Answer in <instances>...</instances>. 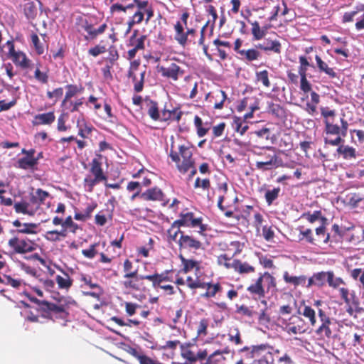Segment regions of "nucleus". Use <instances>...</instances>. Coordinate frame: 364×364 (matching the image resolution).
I'll return each mask as SVG.
<instances>
[{
    "instance_id": "obj_1",
    "label": "nucleus",
    "mask_w": 364,
    "mask_h": 364,
    "mask_svg": "<svg viewBox=\"0 0 364 364\" xmlns=\"http://www.w3.org/2000/svg\"><path fill=\"white\" fill-rule=\"evenodd\" d=\"M113 4L109 8L112 14L127 11H134L127 21V30L129 33L132 28L145 21L147 24L154 16V10L151 4L146 0H109Z\"/></svg>"
},
{
    "instance_id": "obj_2",
    "label": "nucleus",
    "mask_w": 364,
    "mask_h": 364,
    "mask_svg": "<svg viewBox=\"0 0 364 364\" xmlns=\"http://www.w3.org/2000/svg\"><path fill=\"white\" fill-rule=\"evenodd\" d=\"M321 114L323 118L324 129L326 135L324 142L331 146H338L344 141L348 129V122L345 118L341 117L336 119V111L330 109L327 107L320 108Z\"/></svg>"
},
{
    "instance_id": "obj_3",
    "label": "nucleus",
    "mask_w": 364,
    "mask_h": 364,
    "mask_svg": "<svg viewBox=\"0 0 364 364\" xmlns=\"http://www.w3.org/2000/svg\"><path fill=\"white\" fill-rule=\"evenodd\" d=\"M302 218L307 220L310 223H314L318 220H321L322 224L315 229V234L313 233L311 229L306 228L300 230V240L305 241L311 245L320 246L322 244H328L330 241V234L326 231V218L322 216L321 210H316L313 213L310 212L304 213Z\"/></svg>"
},
{
    "instance_id": "obj_4",
    "label": "nucleus",
    "mask_w": 364,
    "mask_h": 364,
    "mask_svg": "<svg viewBox=\"0 0 364 364\" xmlns=\"http://www.w3.org/2000/svg\"><path fill=\"white\" fill-rule=\"evenodd\" d=\"M264 281L267 282V290H269L271 288L276 287L277 286L276 279L270 273L265 272L263 274H259V276L255 282L249 285L247 288V291L253 299L260 300L264 298L266 291L264 286L263 285Z\"/></svg>"
},
{
    "instance_id": "obj_5",
    "label": "nucleus",
    "mask_w": 364,
    "mask_h": 364,
    "mask_svg": "<svg viewBox=\"0 0 364 364\" xmlns=\"http://www.w3.org/2000/svg\"><path fill=\"white\" fill-rule=\"evenodd\" d=\"M179 153L171 149L169 156L176 163L178 171L182 173H186L194 165L195 162L192 157L193 154L189 147L181 145L178 148Z\"/></svg>"
},
{
    "instance_id": "obj_6",
    "label": "nucleus",
    "mask_w": 364,
    "mask_h": 364,
    "mask_svg": "<svg viewBox=\"0 0 364 364\" xmlns=\"http://www.w3.org/2000/svg\"><path fill=\"white\" fill-rule=\"evenodd\" d=\"M101 159L102 156L97 155L90 164V172L94 176V178L87 176L83 181L84 186L88 192H92L96 184L105 181L107 179V176L103 171Z\"/></svg>"
},
{
    "instance_id": "obj_7",
    "label": "nucleus",
    "mask_w": 364,
    "mask_h": 364,
    "mask_svg": "<svg viewBox=\"0 0 364 364\" xmlns=\"http://www.w3.org/2000/svg\"><path fill=\"white\" fill-rule=\"evenodd\" d=\"M38 304L43 311L52 312L57 316L58 318L66 319L69 313L68 310L71 304H75L74 300H68L66 298H61L58 304H54L48 301H38Z\"/></svg>"
},
{
    "instance_id": "obj_8",
    "label": "nucleus",
    "mask_w": 364,
    "mask_h": 364,
    "mask_svg": "<svg viewBox=\"0 0 364 364\" xmlns=\"http://www.w3.org/2000/svg\"><path fill=\"white\" fill-rule=\"evenodd\" d=\"M8 246L13 254L24 255L36 251L38 248V243L27 237L14 236L8 241Z\"/></svg>"
},
{
    "instance_id": "obj_9",
    "label": "nucleus",
    "mask_w": 364,
    "mask_h": 364,
    "mask_svg": "<svg viewBox=\"0 0 364 364\" xmlns=\"http://www.w3.org/2000/svg\"><path fill=\"white\" fill-rule=\"evenodd\" d=\"M175 225L191 228H198L200 233H203L207 230V225L203 223V218L201 217H196L195 213L191 211L181 212L178 219L175 220Z\"/></svg>"
},
{
    "instance_id": "obj_10",
    "label": "nucleus",
    "mask_w": 364,
    "mask_h": 364,
    "mask_svg": "<svg viewBox=\"0 0 364 364\" xmlns=\"http://www.w3.org/2000/svg\"><path fill=\"white\" fill-rule=\"evenodd\" d=\"M76 23L81 29L87 32V35L84 37L87 41L95 39L99 35L102 34L107 28L106 23H102L95 28L91 23L82 16L77 18Z\"/></svg>"
},
{
    "instance_id": "obj_11",
    "label": "nucleus",
    "mask_w": 364,
    "mask_h": 364,
    "mask_svg": "<svg viewBox=\"0 0 364 364\" xmlns=\"http://www.w3.org/2000/svg\"><path fill=\"white\" fill-rule=\"evenodd\" d=\"M146 277H148L147 275H139L138 274V270L134 269L132 273L124 274V280L122 281V284L126 289L139 291L142 286V283L141 282L146 279Z\"/></svg>"
},
{
    "instance_id": "obj_12",
    "label": "nucleus",
    "mask_w": 364,
    "mask_h": 364,
    "mask_svg": "<svg viewBox=\"0 0 364 364\" xmlns=\"http://www.w3.org/2000/svg\"><path fill=\"white\" fill-rule=\"evenodd\" d=\"M7 45L9 46V57L13 63L23 69L29 68L31 61L26 55L22 51H16L13 41H7Z\"/></svg>"
},
{
    "instance_id": "obj_13",
    "label": "nucleus",
    "mask_w": 364,
    "mask_h": 364,
    "mask_svg": "<svg viewBox=\"0 0 364 364\" xmlns=\"http://www.w3.org/2000/svg\"><path fill=\"white\" fill-rule=\"evenodd\" d=\"M178 245L180 250H188L196 252L203 249L201 241L197 240L192 235H186L184 232H181L180 237L178 240Z\"/></svg>"
},
{
    "instance_id": "obj_14",
    "label": "nucleus",
    "mask_w": 364,
    "mask_h": 364,
    "mask_svg": "<svg viewBox=\"0 0 364 364\" xmlns=\"http://www.w3.org/2000/svg\"><path fill=\"white\" fill-rule=\"evenodd\" d=\"M284 330L288 334L296 335L304 333L307 329L304 320L299 316L293 315L286 323Z\"/></svg>"
},
{
    "instance_id": "obj_15",
    "label": "nucleus",
    "mask_w": 364,
    "mask_h": 364,
    "mask_svg": "<svg viewBox=\"0 0 364 364\" xmlns=\"http://www.w3.org/2000/svg\"><path fill=\"white\" fill-rule=\"evenodd\" d=\"M139 65L140 61L139 60L132 61L130 63V67L127 75L129 78H132V81L134 83V90L136 92H140L143 90L144 76L146 73V70H144L140 73V79H137L135 72L139 69Z\"/></svg>"
},
{
    "instance_id": "obj_16",
    "label": "nucleus",
    "mask_w": 364,
    "mask_h": 364,
    "mask_svg": "<svg viewBox=\"0 0 364 364\" xmlns=\"http://www.w3.org/2000/svg\"><path fill=\"white\" fill-rule=\"evenodd\" d=\"M141 198L147 201H159L163 206L167 205L169 203V199L166 196L162 190L156 186L149 188L142 193Z\"/></svg>"
},
{
    "instance_id": "obj_17",
    "label": "nucleus",
    "mask_w": 364,
    "mask_h": 364,
    "mask_svg": "<svg viewBox=\"0 0 364 364\" xmlns=\"http://www.w3.org/2000/svg\"><path fill=\"white\" fill-rule=\"evenodd\" d=\"M270 348L267 344L253 346L250 352L251 357L252 358H259V364H269V359L272 358Z\"/></svg>"
},
{
    "instance_id": "obj_18",
    "label": "nucleus",
    "mask_w": 364,
    "mask_h": 364,
    "mask_svg": "<svg viewBox=\"0 0 364 364\" xmlns=\"http://www.w3.org/2000/svg\"><path fill=\"white\" fill-rule=\"evenodd\" d=\"M227 98V94L222 90L210 92L205 97L206 101L213 105L215 109H222Z\"/></svg>"
},
{
    "instance_id": "obj_19",
    "label": "nucleus",
    "mask_w": 364,
    "mask_h": 364,
    "mask_svg": "<svg viewBox=\"0 0 364 364\" xmlns=\"http://www.w3.org/2000/svg\"><path fill=\"white\" fill-rule=\"evenodd\" d=\"M159 72L163 77L177 81L184 74V70L175 63H171L168 67H159Z\"/></svg>"
},
{
    "instance_id": "obj_20",
    "label": "nucleus",
    "mask_w": 364,
    "mask_h": 364,
    "mask_svg": "<svg viewBox=\"0 0 364 364\" xmlns=\"http://www.w3.org/2000/svg\"><path fill=\"white\" fill-rule=\"evenodd\" d=\"M268 160L264 161H257L255 166L257 169L265 171L277 168L282 166V160L276 154H268Z\"/></svg>"
},
{
    "instance_id": "obj_21",
    "label": "nucleus",
    "mask_w": 364,
    "mask_h": 364,
    "mask_svg": "<svg viewBox=\"0 0 364 364\" xmlns=\"http://www.w3.org/2000/svg\"><path fill=\"white\" fill-rule=\"evenodd\" d=\"M12 225L17 228L16 230H11V232H16L18 234H36V229L38 228L36 223H22L19 220H15L12 222Z\"/></svg>"
},
{
    "instance_id": "obj_22",
    "label": "nucleus",
    "mask_w": 364,
    "mask_h": 364,
    "mask_svg": "<svg viewBox=\"0 0 364 364\" xmlns=\"http://www.w3.org/2000/svg\"><path fill=\"white\" fill-rule=\"evenodd\" d=\"M256 48L265 52L272 51L277 54H280L282 52L281 43L277 40H272L270 38H266L262 43L257 44Z\"/></svg>"
},
{
    "instance_id": "obj_23",
    "label": "nucleus",
    "mask_w": 364,
    "mask_h": 364,
    "mask_svg": "<svg viewBox=\"0 0 364 364\" xmlns=\"http://www.w3.org/2000/svg\"><path fill=\"white\" fill-rule=\"evenodd\" d=\"M331 320H327L321 322V325L316 329V333L321 337H325L328 339L334 338L337 335L334 333L332 328L335 326Z\"/></svg>"
},
{
    "instance_id": "obj_24",
    "label": "nucleus",
    "mask_w": 364,
    "mask_h": 364,
    "mask_svg": "<svg viewBox=\"0 0 364 364\" xmlns=\"http://www.w3.org/2000/svg\"><path fill=\"white\" fill-rule=\"evenodd\" d=\"M174 40L182 47H186L188 42V38L185 31L183 25L181 21H177L174 25Z\"/></svg>"
},
{
    "instance_id": "obj_25",
    "label": "nucleus",
    "mask_w": 364,
    "mask_h": 364,
    "mask_svg": "<svg viewBox=\"0 0 364 364\" xmlns=\"http://www.w3.org/2000/svg\"><path fill=\"white\" fill-rule=\"evenodd\" d=\"M55 120V116L54 112H48L35 115L32 120V124L33 126L50 125Z\"/></svg>"
},
{
    "instance_id": "obj_26",
    "label": "nucleus",
    "mask_w": 364,
    "mask_h": 364,
    "mask_svg": "<svg viewBox=\"0 0 364 364\" xmlns=\"http://www.w3.org/2000/svg\"><path fill=\"white\" fill-rule=\"evenodd\" d=\"M329 272H320L313 274L308 279V284L306 285V287L309 288L312 286L323 287L326 282H328Z\"/></svg>"
},
{
    "instance_id": "obj_27",
    "label": "nucleus",
    "mask_w": 364,
    "mask_h": 364,
    "mask_svg": "<svg viewBox=\"0 0 364 364\" xmlns=\"http://www.w3.org/2000/svg\"><path fill=\"white\" fill-rule=\"evenodd\" d=\"M315 60L319 73H325L331 79L338 78V73L335 71V68L329 67L328 63L323 61L319 55H316Z\"/></svg>"
},
{
    "instance_id": "obj_28",
    "label": "nucleus",
    "mask_w": 364,
    "mask_h": 364,
    "mask_svg": "<svg viewBox=\"0 0 364 364\" xmlns=\"http://www.w3.org/2000/svg\"><path fill=\"white\" fill-rule=\"evenodd\" d=\"M178 257L182 264L181 272L186 274L193 269L196 272L200 270V262L192 259H186L182 254H179Z\"/></svg>"
},
{
    "instance_id": "obj_29",
    "label": "nucleus",
    "mask_w": 364,
    "mask_h": 364,
    "mask_svg": "<svg viewBox=\"0 0 364 364\" xmlns=\"http://www.w3.org/2000/svg\"><path fill=\"white\" fill-rule=\"evenodd\" d=\"M66 92L65 97L62 101V106L65 105L66 103L74 96L77 94H81L84 92V87L82 85L68 84L65 86Z\"/></svg>"
},
{
    "instance_id": "obj_30",
    "label": "nucleus",
    "mask_w": 364,
    "mask_h": 364,
    "mask_svg": "<svg viewBox=\"0 0 364 364\" xmlns=\"http://www.w3.org/2000/svg\"><path fill=\"white\" fill-rule=\"evenodd\" d=\"M168 273L169 271H166L161 274L155 272L153 274L147 275L148 277H146V280L151 282L152 286L156 287L164 282H172V278L168 276Z\"/></svg>"
},
{
    "instance_id": "obj_31",
    "label": "nucleus",
    "mask_w": 364,
    "mask_h": 364,
    "mask_svg": "<svg viewBox=\"0 0 364 364\" xmlns=\"http://www.w3.org/2000/svg\"><path fill=\"white\" fill-rule=\"evenodd\" d=\"M232 269L237 273L243 274H250L255 272V268L250 265L247 262H242L240 259H233V266Z\"/></svg>"
},
{
    "instance_id": "obj_32",
    "label": "nucleus",
    "mask_w": 364,
    "mask_h": 364,
    "mask_svg": "<svg viewBox=\"0 0 364 364\" xmlns=\"http://www.w3.org/2000/svg\"><path fill=\"white\" fill-rule=\"evenodd\" d=\"M23 14L29 21L34 20L38 14V8L35 2L31 1H26L23 5Z\"/></svg>"
},
{
    "instance_id": "obj_33",
    "label": "nucleus",
    "mask_w": 364,
    "mask_h": 364,
    "mask_svg": "<svg viewBox=\"0 0 364 364\" xmlns=\"http://www.w3.org/2000/svg\"><path fill=\"white\" fill-rule=\"evenodd\" d=\"M258 48H249L240 52V58L242 60L252 62L258 60L261 57V53Z\"/></svg>"
},
{
    "instance_id": "obj_34",
    "label": "nucleus",
    "mask_w": 364,
    "mask_h": 364,
    "mask_svg": "<svg viewBox=\"0 0 364 364\" xmlns=\"http://www.w3.org/2000/svg\"><path fill=\"white\" fill-rule=\"evenodd\" d=\"M38 160H39V157H36V158L22 157L18 160L17 167L19 168L23 169V170H27V169L36 170V166L38 165Z\"/></svg>"
},
{
    "instance_id": "obj_35",
    "label": "nucleus",
    "mask_w": 364,
    "mask_h": 364,
    "mask_svg": "<svg viewBox=\"0 0 364 364\" xmlns=\"http://www.w3.org/2000/svg\"><path fill=\"white\" fill-rule=\"evenodd\" d=\"M76 126L78 128V135L82 138H87L91 134L93 127L88 125L83 116L77 120Z\"/></svg>"
},
{
    "instance_id": "obj_36",
    "label": "nucleus",
    "mask_w": 364,
    "mask_h": 364,
    "mask_svg": "<svg viewBox=\"0 0 364 364\" xmlns=\"http://www.w3.org/2000/svg\"><path fill=\"white\" fill-rule=\"evenodd\" d=\"M268 112L279 120H283L287 117L286 109L279 104L269 103Z\"/></svg>"
},
{
    "instance_id": "obj_37",
    "label": "nucleus",
    "mask_w": 364,
    "mask_h": 364,
    "mask_svg": "<svg viewBox=\"0 0 364 364\" xmlns=\"http://www.w3.org/2000/svg\"><path fill=\"white\" fill-rule=\"evenodd\" d=\"M183 115V112L178 109H174L173 110L164 109L161 112V121H176L179 122Z\"/></svg>"
},
{
    "instance_id": "obj_38",
    "label": "nucleus",
    "mask_w": 364,
    "mask_h": 364,
    "mask_svg": "<svg viewBox=\"0 0 364 364\" xmlns=\"http://www.w3.org/2000/svg\"><path fill=\"white\" fill-rule=\"evenodd\" d=\"M283 278L286 283L293 284L294 287L304 286L306 281V276H291L288 272L284 273Z\"/></svg>"
},
{
    "instance_id": "obj_39",
    "label": "nucleus",
    "mask_w": 364,
    "mask_h": 364,
    "mask_svg": "<svg viewBox=\"0 0 364 364\" xmlns=\"http://www.w3.org/2000/svg\"><path fill=\"white\" fill-rule=\"evenodd\" d=\"M194 125L196 128L197 135L199 137H203L210 130L208 123H203L202 119L198 115L194 117Z\"/></svg>"
},
{
    "instance_id": "obj_40",
    "label": "nucleus",
    "mask_w": 364,
    "mask_h": 364,
    "mask_svg": "<svg viewBox=\"0 0 364 364\" xmlns=\"http://www.w3.org/2000/svg\"><path fill=\"white\" fill-rule=\"evenodd\" d=\"M49 196L50 194L48 192L43 191L41 188H38L33 193L31 194V202L33 204H37L38 206H40L44 203L46 199L49 197Z\"/></svg>"
},
{
    "instance_id": "obj_41",
    "label": "nucleus",
    "mask_w": 364,
    "mask_h": 364,
    "mask_svg": "<svg viewBox=\"0 0 364 364\" xmlns=\"http://www.w3.org/2000/svg\"><path fill=\"white\" fill-rule=\"evenodd\" d=\"M63 272V276L57 275L55 280L58 285V288L60 289H68L73 285V279L70 278L69 274L65 272L60 269Z\"/></svg>"
},
{
    "instance_id": "obj_42",
    "label": "nucleus",
    "mask_w": 364,
    "mask_h": 364,
    "mask_svg": "<svg viewBox=\"0 0 364 364\" xmlns=\"http://www.w3.org/2000/svg\"><path fill=\"white\" fill-rule=\"evenodd\" d=\"M14 208L16 213H22L28 215H34V211L29 209V203L26 201L15 203Z\"/></svg>"
},
{
    "instance_id": "obj_43",
    "label": "nucleus",
    "mask_w": 364,
    "mask_h": 364,
    "mask_svg": "<svg viewBox=\"0 0 364 364\" xmlns=\"http://www.w3.org/2000/svg\"><path fill=\"white\" fill-rule=\"evenodd\" d=\"M339 292H340L341 297L344 300V302L347 305L350 306V304H352L355 306H358L359 301H358V299H355L354 293L351 294L352 299H350L348 296H349V290L348 289L343 288V287L340 288Z\"/></svg>"
},
{
    "instance_id": "obj_44",
    "label": "nucleus",
    "mask_w": 364,
    "mask_h": 364,
    "mask_svg": "<svg viewBox=\"0 0 364 364\" xmlns=\"http://www.w3.org/2000/svg\"><path fill=\"white\" fill-rule=\"evenodd\" d=\"M250 23L252 25L251 31L253 39L256 41L262 39L266 35V30L261 28L257 21L250 22Z\"/></svg>"
},
{
    "instance_id": "obj_45",
    "label": "nucleus",
    "mask_w": 364,
    "mask_h": 364,
    "mask_svg": "<svg viewBox=\"0 0 364 364\" xmlns=\"http://www.w3.org/2000/svg\"><path fill=\"white\" fill-rule=\"evenodd\" d=\"M148 114L154 121L161 120V117L156 102L150 100L148 103Z\"/></svg>"
},
{
    "instance_id": "obj_46",
    "label": "nucleus",
    "mask_w": 364,
    "mask_h": 364,
    "mask_svg": "<svg viewBox=\"0 0 364 364\" xmlns=\"http://www.w3.org/2000/svg\"><path fill=\"white\" fill-rule=\"evenodd\" d=\"M111 320L119 326L138 327L141 324V321L138 319H127V321H124L121 318L113 316Z\"/></svg>"
},
{
    "instance_id": "obj_47",
    "label": "nucleus",
    "mask_w": 364,
    "mask_h": 364,
    "mask_svg": "<svg viewBox=\"0 0 364 364\" xmlns=\"http://www.w3.org/2000/svg\"><path fill=\"white\" fill-rule=\"evenodd\" d=\"M337 152L342 154L344 159L355 158V149L348 146H339Z\"/></svg>"
},
{
    "instance_id": "obj_48",
    "label": "nucleus",
    "mask_w": 364,
    "mask_h": 364,
    "mask_svg": "<svg viewBox=\"0 0 364 364\" xmlns=\"http://www.w3.org/2000/svg\"><path fill=\"white\" fill-rule=\"evenodd\" d=\"M301 314L306 318L309 320L311 326H314L316 323V312L315 311L309 306L304 305Z\"/></svg>"
},
{
    "instance_id": "obj_49",
    "label": "nucleus",
    "mask_w": 364,
    "mask_h": 364,
    "mask_svg": "<svg viewBox=\"0 0 364 364\" xmlns=\"http://www.w3.org/2000/svg\"><path fill=\"white\" fill-rule=\"evenodd\" d=\"M180 228L178 225H175V221L171 224L170 228L167 230L168 238L170 241L178 242V235L183 232L181 231Z\"/></svg>"
},
{
    "instance_id": "obj_50",
    "label": "nucleus",
    "mask_w": 364,
    "mask_h": 364,
    "mask_svg": "<svg viewBox=\"0 0 364 364\" xmlns=\"http://www.w3.org/2000/svg\"><path fill=\"white\" fill-rule=\"evenodd\" d=\"M233 126L235 131L240 133V135H243L249 128L247 123L240 117H235L234 119Z\"/></svg>"
},
{
    "instance_id": "obj_51",
    "label": "nucleus",
    "mask_w": 364,
    "mask_h": 364,
    "mask_svg": "<svg viewBox=\"0 0 364 364\" xmlns=\"http://www.w3.org/2000/svg\"><path fill=\"white\" fill-rule=\"evenodd\" d=\"M256 80L257 82H262L265 87H269L271 85L269 79V72L267 70H264L259 72H257L255 74Z\"/></svg>"
},
{
    "instance_id": "obj_52",
    "label": "nucleus",
    "mask_w": 364,
    "mask_h": 364,
    "mask_svg": "<svg viewBox=\"0 0 364 364\" xmlns=\"http://www.w3.org/2000/svg\"><path fill=\"white\" fill-rule=\"evenodd\" d=\"M280 191V188L277 187L273 188L272 190H267L266 191L264 198L268 205H272L274 200H275L279 197Z\"/></svg>"
},
{
    "instance_id": "obj_53",
    "label": "nucleus",
    "mask_w": 364,
    "mask_h": 364,
    "mask_svg": "<svg viewBox=\"0 0 364 364\" xmlns=\"http://www.w3.org/2000/svg\"><path fill=\"white\" fill-rule=\"evenodd\" d=\"M223 291V287H221L220 283H215L208 288V291H206L204 294H202V297L204 298H212L215 297L218 293H220Z\"/></svg>"
},
{
    "instance_id": "obj_54",
    "label": "nucleus",
    "mask_w": 364,
    "mask_h": 364,
    "mask_svg": "<svg viewBox=\"0 0 364 364\" xmlns=\"http://www.w3.org/2000/svg\"><path fill=\"white\" fill-rule=\"evenodd\" d=\"M146 35H141L137 39L133 41H129V46H132L133 48L139 50H143L145 48L144 41L146 39Z\"/></svg>"
},
{
    "instance_id": "obj_55",
    "label": "nucleus",
    "mask_w": 364,
    "mask_h": 364,
    "mask_svg": "<svg viewBox=\"0 0 364 364\" xmlns=\"http://www.w3.org/2000/svg\"><path fill=\"white\" fill-rule=\"evenodd\" d=\"M208 320L207 318H202L198 323L197 327V335L198 336H205L208 335Z\"/></svg>"
},
{
    "instance_id": "obj_56",
    "label": "nucleus",
    "mask_w": 364,
    "mask_h": 364,
    "mask_svg": "<svg viewBox=\"0 0 364 364\" xmlns=\"http://www.w3.org/2000/svg\"><path fill=\"white\" fill-rule=\"evenodd\" d=\"M31 42L34 49L38 55H42L44 53V47L40 42L39 38L36 33H32L31 36Z\"/></svg>"
},
{
    "instance_id": "obj_57",
    "label": "nucleus",
    "mask_w": 364,
    "mask_h": 364,
    "mask_svg": "<svg viewBox=\"0 0 364 364\" xmlns=\"http://www.w3.org/2000/svg\"><path fill=\"white\" fill-rule=\"evenodd\" d=\"M193 186L194 188H202L203 190L206 191L210 188V181L209 178L201 179L200 178L197 177Z\"/></svg>"
},
{
    "instance_id": "obj_58",
    "label": "nucleus",
    "mask_w": 364,
    "mask_h": 364,
    "mask_svg": "<svg viewBox=\"0 0 364 364\" xmlns=\"http://www.w3.org/2000/svg\"><path fill=\"white\" fill-rule=\"evenodd\" d=\"M218 263L219 265L224 266L226 269H232L233 260L228 257L226 254L220 255L218 257Z\"/></svg>"
},
{
    "instance_id": "obj_59",
    "label": "nucleus",
    "mask_w": 364,
    "mask_h": 364,
    "mask_svg": "<svg viewBox=\"0 0 364 364\" xmlns=\"http://www.w3.org/2000/svg\"><path fill=\"white\" fill-rule=\"evenodd\" d=\"M106 51H107V49H106L105 46L98 44L92 48H90L88 50V54L93 57H97L99 55L105 53Z\"/></svg>"
},
{
    "instance_id": "obj_60",
    "label": "nucleus",
    "mask_w": 364,
    "mask_h": 364,
    "mask_svg": "<svg viewBox=\"0 0 364 364\" xmlns=\"http://www.w3.org/2000/svg\"><path fill=\"white\" fill-rule=\"evenodd\" d=\"M181 356L191 363L196 361V354L189 348H184L183 345H181Z\"/></svg>"
},
{
    "instance_id": "obj_61",
    "label": "nucleus",
    "mask_w": 364,
    "mask_h": 364,
    "mask_svg": "<svg viewBox=\"0 0 364 364\" xmlns=\"http://www.w3.org/2000/svg\"><path fill=\"white\" fill-rule=\"evenodd\" d=\"M139 307L140 306L136 303L128 301L124 302L125 311L129 316H132L135 314L136 309Z\"/></svg>"
},
{
    "instance_id": "obj_62",
    "label": "nucleus",
    "mask_w": 364,
    "mask_h": 364,
    "mask_svg": "<svg viewBox=\"0 0 364 364\" xmlns=\"http://www.w3.org/2000/svg\"><path fill=\"white\" fill-rule=\"evenodd\" d=\"M328 285L333 288H336L340 284L344 283L343 280L341 278H340V277L335 278L334 274L331 271H329V275H328Z\"/></svg>"
},
{
    "instance_id": "obj_63",
    "label": "nucleus",
    "mask_w": 364,
    "mask_h": 364,
    "mask_svg": "<svg viewBox=\"0 0 364 364\" xmlns=\"http://www.w3.org/2000/svg\"><path fill=\"white\" fill-rule=\"evenodd\" d=\"M62 227L70 228L71 232L73 233H75L76 230L78 229V225L73 221V218L71 216H68L65 218V220L62 223Z\"/></svg>"
},
{
    "instance_id": "obj_64",
    "label": "nucleus",
    "mask_w": 364,
    "mask_h": 364,
    "mask_svg": "<svg viewBox=\"0 0 364 364\" xmlns=\"http://www.w3.org/2000/svg\"><path fill=\"white\" fill-rule=\"evenodd\" d=\"M5 284L11 286L15 289H19L22 284V280L19 279H14L9 275H6Z\"/></svg>"
}]
</instances>
